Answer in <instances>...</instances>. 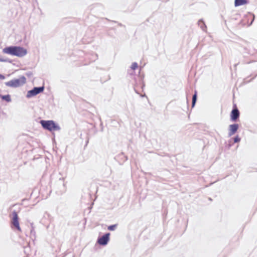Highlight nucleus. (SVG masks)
Masks as SVG:
<instances>
[{
	"label": "nucleus",
	"mask_w": 257,
	"mask_h": 257,
	"mask_svg": "<svg viewBox=\"0 0 257 257\" xmlns=\"http://www.w3.org/2000/svg\"><path fill=\"white\" fill-rule=\"evenodd\" d=\"M40 123L45 129L50 131H60L61 130L60 126L55 123L53 120H41Z\"/></svg>",
	"instance_id": "f03ea898"
},
{
	"label": "nucleus",
	"mask_w": 257,
	"mask_h": 257,
	"mask_svg": "<svg viewBox=\"0 0 257 257\" xmlns=\"http://www.w3.org/2000/svg\"><path fill=\"white\" fill-rule=\"evenodd\" d=\"M138 67V64L136 62H134L132 63L131 68L133 70H136Z\"/></svg>",
	"instance_id": "4468645a"
},
{
	"label": "nucleus",
	"mask_w": 257,
	"mask_h": 257,
	"mask_svg": "<svg viewBox=\"0 0 257 257\" xmlns=\"http://www.w3.org/2000/svg\"><path fill=\"white\" fill-rule=\"evenodd\" d=\"M239 116V111L237 108L232 109L231 112V118L232 120H236Z\"/></svg>",
	"instance_id": "6e6552de"
},
{
	"label": "nucleus",
	"mask_w": 257,
	"mask_h": 257,
	"mask_svg": "<svg viewBox=\"0 0 257 257\" xmlns=\"http://www.w3.org/2000/svg\"><path fill=\"white\" fill-rule=\"evenodd\" d=\"M12 223L13 225L17 228L18 230L21 231V228L19 225V222L18 220V216L16 211L13 212V220Z\"/></svg>",
	"instance_id": "423d86ee"
},
{
	"label": "nucleus",
	"mask_w": 257,
	"mask_h": 257,
	"mask_svg": "<svg viewBox=\"0 0 257 257\" xmlns=\"http://www.w3.org/2000/svg\"><path fill=\"white\" fill-rule=\"evenodd\" d=\"M116 226H117V224H113V225H110L108 227V229L109 230H111V231H113L116 229Z\"/></svg>",
	"instance_id": "2eb2a0df"
},
{
	"label": "nucleus",
	"mask_w": 257,
	"mask_h": 257,
	"mask_svg": "<svg viewBox=\"0 0 257 257\" xmlns=\"http://www.w3.org/2000/svg\"><path fill=\"white\" fill-rule=\"evenodd\" d=\"M247 4L246 0H235V6H240Z\"/></svg>",
	"instance_id": "1a4fd4ad"
},
{
	"label": "nucleus",
	"mask_w": 257,
	"mask_h": 257,
	"mask_svg": "<svg viewBox=\"0 0 257 257\" xmlns=\"http://www.w3.org/2000/svg\"><path fill=\"white\" fill-rule=\"evenodd\" d=\"M109 233H107L104 234L101 237H99L97 239V242L100 245H105L107 244L109 240Z\"/></svg>",
	"instance_id": "39448f33"
},
{
	"label": "nucleus",
	"mask_w": 257,
	"mask_h": 257,
	"mask_svg": "<svg viewBox=\"0 0 257 257\" xmlns=\"http://www.w3.org/2000/svg\"><path fill=\"white\" fill-rule=\"evenodd\" d=\"M26 81L25 76H22L18 79H14L5 82V85L8 87L16 88L22 86Z\"/></svg>",
	"instance_id": "7ed1b4c3"
},
{
	"label": "nucleus",
	"mask_w": 257,
	"mask_h": 257,
	"mask_svg": "<svg viewBox=\"0 0 257 257\" xmlns=\"http://www.w3.org/2000/svg\"><path fill=\"white\" fill-rule=\"evenodd\" d=\"M33 225H34L33 223H31V230H30V234H31V237L35 238V237H36V232L35 231V228H34V226Z\"/></svg>",
	"instance_id": "9b49d317"
},
{
	"label": "nucleus",
	"mask_w": 257,
	"mask_h": 257,
	"mask_svg": "<svg viewBox=\"0 0 257 257\" xmlns=\"http://www.w3.org/2000/svg\"><path fill=\"white\" fill-rule=\"evenodd\" d=\"M134 89H135V92L136 93H139V92L137 90V88H136V86H135V87H134Z\"/></svg>",
	"instance_id": "a211bd4d"
},
{
	"label": "nucleus",
	"mask_w": 257,
	"mask_h": 257,
	"mask_svg": "<svg viewBox=\"0 0 257 257\" xmlns=\"http://www.w3.org/2000/svg\"><path fill=\"white\" fill-rule=\"evenodd\" d=\"M240 140V139L238 137V136H236V137H235L234 138V143H237V142H239Z\"/></svg>",
	"instance_id": "dca6fc26"
},
{
	"label": "nucleus",
	"mask_w": 257,
	"mask_h": 257,
	"mask_svg": "<svg viewBox=\"0 0 257 257\" xmlns=\"http://www.w3.org/2000/svg\"><path fill=\"white\" fill-rule=\"evenodd\" d=\"M197 100V94L196 92L192 96V107H194L195 105L196 102Z\"/></svg>",
	"instance_id": "ddd939ff"
},
{
	"label": "nucleus",
	"mask_w": 257,
	"mask_h": 257,
	"mask_svg": "<svg viewBox=\"0 0 257 257\" xmlns=\"http://www.w3.org/2000/svg\"><path fill=\"white\" fill-rule=\"evenodd\" d=\"M238 128V124L235 123L233 124H230L229 126V133L228 135L229 136H231L233 135H234L235 132L237 131V129Z\"/></svg>",
	"instance_id": "0eeeda50"
},
{
	"label": "nucleus",
	"mask_w": 257,
	"mask_h": 257,
	"mask_svg": "<svg viewBox=\"0 0 257 257\" xmlns=\"http://www.w3.org/2000/svg\"><path fill=\"white\" fill-rule=\"evenodd\" d=\"M1 98L7 102H10L11 101V96L9 94L3 95L1 96Z\"/></svg>",
	"instance_id": "f8f14e48"
},
{
	"label": "nucleus",
	"mask_w": 257,
	"mask_h": 257,
	"mask_svg": "<svg viewBox=\"0 0 257 257\" xmlns=\"http://www.w3.org/2000/svg\"><path fill=\"white\" fill-rule=\"evenodd\" d=\"M198 25L203 31H205L206 26L202 20L201 19V20H199Z\"/></svg>",
	"instance_id": "9d476101"
},
{
	"label": "nucleus",
	"mask_w": 257,
	"mask_h": 257,
	"mask_svg": "<svg viewBox=\"0 0 257 257\" xmlns=\"http://www.w3.org/2000/svg\"><path fill=\"white\" fill-rule=\"evenodd\" d=\"M44 89V87L43 86L35 87L33 89L28 91L26 97L27 98H31L43 92Z\"/></svg>",
	"instance_id": "20e7f679"
},
{
	"label": "nucleus",
	"mask_w": 257,
	"mask_h": 257,
	"mask_svg": "<svg viewBox=\"0 0 257 257\" xmlns=\"http://www.w3.org/2000/svg\"><path fill=\"white\" fill-rule=\"evenodd\" d=\"M3 52L5 54H10L19 57H24L27 53L26 49L20 46H10L6 47L3 49Z\"/></svg>",
	"instance_id": "f257e3e1"
},
{
	"label": "nucleus",
	"mask_w": 257,
	"mask_h": 257,
	"mask_svg": "<svg viewBox=\"0 0 257 257\" xmlns=\"http://www.w3.org/2000/svg\"><path fill=\"white\" fill-rule=\"evenodd\" d=\"M5 78V77L3 75L0 74V79H4Z\"/></svg>",
	"instance_id": "f3484780"
}]
</instances>
